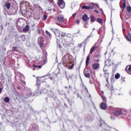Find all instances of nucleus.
<instances>
[{"instance_id":"f257e3e1","label":"nucleus","mask_w":131,"mask_h":131,"mask_svg":"<svg viewBox=\"0 0 131 131\" xmlns=\"http://www.w3.org/2000/svg\"><path fill=\"white\" fill-rule=\"evenodd\" d=\"M54 33L57 39V47H58L59 48H61V44L60 43V39H63L65 36H66V35H65V33L61 32L58 30H56V31L54 32Z\"/></svg>"},{"instance_id":"f03ea898","label":"nucleus","mask_w":131,"mask_h":131,"mask_svg":"<svg viewBox=\"0 0 131 131\" xmlns=\"http://www.w3.org/2000/svg\"><path fill=\"white\" fill-rule=\"evenodd\" d=\"M113 113L117 115V116H120V115H122L124 114V115H126L127 114L128 112L127 110L123 108V109H119L117 110L116 112L114 111H113Z\"/></svg>"},{"instance_id":"7ed1b4c3","label":"nucleus","mask_w":131,"mask_h":131,"mask_svg":"<svg viewBox=\"0 0 131 131\" xmlns=\"http://www.w3.org/2000/svg\"><path fill=\"white\" fill-rule=\"evenodd\" d=\"M64 39L62 40V42L64 46L70 47L71 45V38L69 37L65 36Z\"/></svg>"},{"instance_id":"20e7f679","label":"nucleus","mask_w":131,"mask_h":131,"mask_svg":"<svg viewBox=\"0 0 131 131\" xmlns=\"http://www.w3.org/2000/svg\"><path fill=\"white\" fill-rule=\"evenodd\" d=\"M58 6L60 9L65 8V2L63 0H58Z\"/></svg>"},{"instance_id":"39448f33","label":"nucleus","mask_w":131,"mask_h":131,"mask_svg":"<svg viewBox=\"0 0 131 131\" xmlns=\"http://www.w3.org/2000/svg\"><path fill=\"white\" fill-rule=\"evenodd\" d=\"M44 42H45V39H43V37H39L38 38V43L39 44L40 47H43V46H45V44H43Z\"/></svg>"},{"instance_id":"423d86ee","label":"nucleus","mask_w":131,"mask_h":131,"mask_svg":"<svg viewBox=\"0 0 131 131\" xmlns=\"http://www.w3.org/2000/svg\"><path fill=\"white\" fill-rule=\"evenodd\" d=\"M92 67L94 70L99 69V67H100V63H99V61L95 62L92 65Z\"/></svg>"},{"instance_id":"0eeeda50","label":"nucleus","mask_w":131,"mask_h":131,"mask_svg":"<svg viewBox=\"0 0 131 131\" xmlns=\"http://www.w3.org/2000/svg\"><path fill=\"white\" fill-rule=\"evenodd\" d=\"M126 4V0H123L120 2V7L122 10H124L125 9V5Z\"/></svg>"},{"instance_id":"6e6552de","label":"nucleus","mask_w":131,"mask_h":131,"mask_svg":"<svg viewBox=\"0 0 131 131\" xmlns=\"http://www.w3.org/2000/svg\"><path fill=\"white\" fill-rule=\"evenodd\" d=\"M57 19L58 21H59L61 23H62V22H64V15H58L57 17Z\"/></svg>"},{"instance_id":"1a4fd4ad","label":"nucleus","mask_w":131,"mask_h":131,"mask_svg":"<svg viewBox=\"0 0 131 131\" xmlns=\"http://www.w3.org/2000/svg\"><path fill=\"white\" fill-rule=\"evenodd\" d=\"M100 107L102 110H106V109H107V105H106V103L102 102L100 104Z\"/></svg>"},{"instance_id":"9d476101","label":"nucleus","mask_w":131,"mask_h":131,"mask_svg":"<svg viewBox=\"0 0 131 131\" xmlns=\"http://www.w3.org/2000/svg\"><path fill=\"white\" fill-rule=\"evenodd\" d=\"M97 50H99V47L98 46H93L90 50V54H93L94 51H97Z\"/></svg>"},{"instance_id":"9b49d317","label":"nucleus","mask_w":131,"mask_h":131,"mask_svg":"<svg viewBox=\"0 0 131 131\" xmlns=\"http://www.w3.org/2000/svg\"><path fill=\"white\" fill-rule=\"evenodd\" d=\"M82 19L84 22H88V20L89 19V16L86 14H84L82 17Z\"/></svg>"},{"instance_id":"f8f14e48","label":"nucleus","mask_w":131,"mask_h":131,"mask_svg":"<svg viewBox=\"0 0 131 131\" xmlns=\"http://www.w3.org/2000/svg\"><path fill=\"white\" fill-rule=\"evenodd\" d=\"M126 70L128 74L131 75V66H127L126 67Z\"/></svg>"},{"instance_id":"ddd939ff","label":"nucleus","mask_w":131,"mask_h":131,"mask_svg":"<svg viewBox=\"0 0 131 131\" xmlns=\"http://www.w3.org/2000/svg\"><path fill=\"white\" fill-rule=\"evenodd\" d=\"M91 54L89 53V55H88L86 59V66H88L89 64L90 63V58H91V56H90Z\"/></svg>"},{"instance_id":"4468645a","label":"nucleus","mask_w":131,"mask_h":131,"mask_svg":"<svg viewBox=\"0 0 131 131\" xmlns=\"http://www.w3.org/2000/svg\"><path fill=\"white\" fill-rule=\"evenodd\" d=\"M29 29H30L29 26L27 25L26 27L24 28L23 31L24 32H27L28 31H29Z\"/></svg>"},{"instance_id":"2eb2a0df","label":"nucleus","mask_w":131,"mask_h":131,"mask_svg":"<svg viewBox=\"0 0 131 131\" xmlns=\"http://www.w3.org/2000/svg\"><path fill=\"white\" fill-rule=\"evenodd\" d=\"M5 7H6L7 10H10V8H11V3H6L5 4Z\"/></svg>"},{"instance_id":"dca6fc26","label":"nucleus","mask_w":131,"mask_h":131,"mask_svg":"<svg viewBox=\"0 0 131 131\" xmlns=\"http://www.w3.org/2000/svg\"><path fill=\"white\" fill-rule=\"evenodd\" d=\"M126 38L128 41H131V34H128L127 36L126 37Z\"/></svg>"},{"instance_id":"f3484780","label":"nucleus","mask_w":131,"mask_h":131,"mask_svg":"<svg viewBox=\"0 0 131 131\" xmlns=\"http://www.w3.org/2000/svg\"><path fill=\"white\" fill-rule=\"evenodd\" d=\"M90 19H91V22H95V21H96V17H95V16L92 15L91 17H90Z\"/></svg>"},{"instance_id":"a211bd4d","label":"nucleus","mask_w":131,"mask_h":131,"mask_svg":"<svg viewBox=\"0 0 131 131\" xmlns=\"http://www.w3.org/2000/svg\"><path fill=\"white\" fill-rule=\"evenodd\" d=\"M83 10H90V6H83L81 7Z\"/></svg>"},{"instance_id":"6ab92c4d","label":"nucleus","mask_w":131,"mask_h":131,"mask_svg":"<svg viewBox=\"0 0 131 131\" xmlns=\"http://www.w3.org/2000/svg\"><path fill=\"white\" fill-rule=\"evenodd\" d=\"M4 101L6 103H9L10 102V98L9 97H5Z\"/></svg>"},{"instance_id":"aec40b11","label":"nucleus","mask_w":131,"mask_h":131,"mask_svg":"<svg viewBox=\"0 0 131 131\" xmlns=\"http://www.w3.org/2000/svg\"><path fill=\"white\" fill-rule=\"evenodd\" d=\"M84 74L85 77H88V78H89L90 74L89 73H87L86 72L84 71Z\"/></svg>"},{"instance_id":"412c9836","label":"nucleus","mask_w":131,"mask_h":131,"mask_svg":"<svg viewBox=\"0 0 131 131\" xmlns=\"http://www.w3.org/2000/svg\"><path fill=\"white\" fill-rule=\"evenodd\" d=\"M120 77V74H116L115 75V78L116 79H118Z\"/></svg>"},{"instance_id":"4be33fe9","label":"nucleus","mask_w":131,"mask_h":131,"mask_svg":"<svg viewBox=\"0 0 131 131\" xmlns=\"http://www.w3.org/2000/svg\"><path fill=\"white\" fill-rule=\"evenodd\" d=\"M91 5H92L93 7H97V8H99V4H98L92 3H91Z\"/></svg>"},{"instance_id":"5701e85b","label":"nucleus","mask_w":131,"mask_h":131,"mask_svg":"<svg viewBox=\"0 0 131 131\" xmlns=\"http://www.w3.org/2000/svg\"><path fill=\"white\" fill-rule=\"evenodd\" d=\"M97 22H98V23H100V24L103 22V19L101 18H97Z\"/></svg>"},{"instance_id":"b1692460","label":"nucleus","mask_w":131,"mask_h":131,"mask_svg":"<svg viewBox=\"0 0 131 131\" xmlns=\"http://www.w3.org/2000/svg\"><path fill=\"white\" fill-rule=\"evenodd\" d=\"M102 99L103 102H107V99L106 98V97H105L104 96H102Z\"/></svg>"},{"instance_id":"393cba45","label":"nucleus","mask_w":131,"mask_h":131,"mask_svg":"<svg viewBox=\"0 0 131 131\" xmlns=\"http://www.w3.org/2000/svg\"><path fill=\"white\" fill-rule=\"evenodd\" d=\"M46 34H47V35H48V36H49V37H51L52 34H51L49 32V31H46Z\"/></svg>"},{"instance_id":"a878e982","label":"nucleus","mask_w":131,"mask_h":131,"mask_svg":"<svg viewBox=\"0 0 131 131\" xmlns=\"http://www.w3.org/2000/svg\"><path fill=\"white\" fill-rule=\"evenodd\" d=\"M36 84L38 85V86H40V81L38 80V79H37Z\"/></svg>"},{"instance_id":"bb28decb","label":"nucleus","mask_w":131,"mask_h":131,"mask_svg":"<svg viewBox=\"0 0 131 131\" xmlns=\"http://www.w3.org/2000/svg\"><path fill=\"white\" fill-rule=\"evenodd\" d=\"M127 12H131V8L130 6H128L127 7Z\"/></svg>"},{"instance_id":"cd10ccee","label":"nucleus","mask_w":131,"mask_h":131,"mask_svg":"<svg viewBox=\"0 0 131 131\" xmlns=\"http://www.w3.org/2000/svg\"><path fill=\"white\" fill-rule=\"evenodd\" d=\"M73 67H74V64H72L71 66L69 67V69H73Z\"/></svg>"},{"instance_id":"c85d7f7f","label":"nucleus","mask_w":131,"mask_h":131,"mask_svg":"<svg viewBox=\"0 0 131 131\" xmlns=\"http://www.w3.org/2000/svg\"><path fill=\"white\" fill-rule=\"evenodd\" d=\"M35 94H33V93H32V92H30V94H29V96H30V97H33V96H34Z\"/></svg>"},{"instance_id":"c756f323","label":"nucleus","mask_w":131,"mask_h":131,"mask_svg":"<svg viewBox=\"0 0 131 131\" xmlns=\"http://www.w3.org/2000/svg\"><path fill=\"white\" fill-rule=\"evenodd\" d=\"M33 66H34V67H35V68H39V69L41 68V66H37L34 65Z\"/></svg>"},{"instance_id":"7c9ffc66","label":"nucleus","mask_w":131,"mask_h":131,"mask_svg":"<svg viewBox=\"0 0 131 131\" xmlns=\"http://www.w3.org/2000/svg\"><path fill=\"white\" fill-rule=\"evenodd\" d=\"M93 9H94V7H93V6H89V10H93Z\"/></svg>"},{"instance_id":"2f4dec72","label":"nucleus","mask_w":131,"mask_h":131,"mask_svg":"<svg viewBox=\"0 0 131 131\" xmlns=\"http://www.w3.org/2000/svg\"><path fill=\"white\" fill-rule=\"evenodd\" d=\"M83 89L86 90V91H88V89L86 88V86H85V85L84 84H83L82 85Z\"/></svg>"},{"instance_id":"473e14b6","label":"nucleus","mask_w":131,"mask_h":131,"mask_svg":"<svg viewBox=\"0 0 131 131\" xmlns=\"http://www.w3.org/2000/svg\"><path fill=\"white\" fill-rule=\"evenodd\" d=\"M72 16L73 17V18H75V17H76V13H74Z\"/></svg>"},{"instance_id":"72a5a7b5","label":"nucleus","mask_w":131,"mask_h":131,"mask_svg":"<svg viewBox=\"0 0 131 131\" xmlns=\"http://www.w3.org/2000/svg\"><path fill=\"white\" fill-rule=\"evenodd\" d=\"M47 18H48V16L45 15L44 16V20H47Z\"/></svg>"},{"instance_id":"f704fd0d","label":"nucleus","mask_w":131,"mask_h":131,"mask_svg":"<svg viewBox=\"0 0 131 131\" xmlns=\"http://www.w3.org/2000/svg\"><path fill=\"white\" fill-rule=\"evenodd\" d=\"M16 49H17V47H13L12 48V51H15V50H16Z\"/></svg>"},{"instance_id":"c9c22d12","label":"nucleus","mask_w":131,"mask_h":131,"mask_svg":"<svg viewBox=\"0 0 131 131\" xmlns=\"http://www.w3.org/2000/svg\"><path fill=\"white\" fill-rule=\"evenodd\" d=\"M80 22V21H79V20L78 19V20H76V23L77 24H79Z\"/></svg>"},{"instance_id":"e433bc0d","label":"nucleus","mask_w":131,"mask_h":131,"mask_svg":"<svg viewBox=\"0 0 131 131\" xmlns=\"http://www.w3.org/2000/svg\"><path fill=\"white\" fill-rule=\"evenodd\" d=\"M21 82L23 83V84H25L26 83L25 81H24V80H21Z\"/></svg>"},{"instance_id":"4c0bfd02","label":"nucleus","mask_w":131,"mask_h":131,"mask_svg":"<svg viewBox=\"0 0 131 131\" xmlns=\"http://www.w3.org/2000/svg\"><path fill=\"white\" fill-rule=\"evenodd\" d=\"M94 12H96V13H97V14H99V11H98L97 10H95Z\"/></svg>"},{"instance_id":"58836bf2","label":"nucleus","mask_w":131,"mask_h":131,"mask_svg":"<svg viewBox=\"0 0 131 131\" xmlns=\"http://www.w3.org/2000/svg\"><path fill=\"white\" fill-rule=\"evenodd\" d=\"M100 11H101V12H102V13H104V12H103V9H100Z\"/></svg>"},{"instance_id":"ea45409f","label":"nucleus","mask_w":131,"mask_h":131,"mask_svg":"<svg viewBox=\"0 0 131 131\" xmlns=\"http://www.w3.org/2000/svg\"><path fill=\"white\" fill-rule=\"evenodd\" d=\"M2 93V88H0V94Z\"/></svg>"},{"instance_id":"a19ab883","label":"nucleus","mask_w":131,"mask_h":131,"mask_svg":"<svg viewBox=\"0 0 131 131\" xmlns=\"http://www.w3.org/2000/svg\"><path fill=\"white\" fill-rule=\"evenodd\" d=\"M17 89H18V90H21V88H20V87H18Z\"/></svg>"},{"instance_id":"79ce46f5","label":"nucleus","mask_w":131,"mask_h":131,"mask_svg":"<svg viewBox=\"0 0 131 131\" xmlns=\"http://www.w3.org/2000/svg\"><path fill=\"white\" fill-rule=\"evenodd\" d=\"M84 27H85V28H88V26H84Z\"/></svg>"},{"instance_id":"37998d69","label":"nucleus","mask_w":131,"mask_h":131,"mask_svg":"<svg viewBox=\"0 0 131 131\" xmlns=\"http://www.w3.org/2000/svg\"><path fill=\"white\" fill-rule=\"evenodd\" d=\"M106 81H107V82H109V81H108L107 78H106Z\"/></svg>"},{"instance_id":"c03bdc74","label":"nucleus","mask_w":131,"mask_h":131,"mask_svg":"<svg viewBox=\"0 0 131 131\" xmlns=\"http://www.w3.org/2000/svg\"><path fill=\"white\" fill-rule=\"evenodd\" d=\"M56 24H57V25H60L59 23H56Z\"/></svg>"},{"instance_id":"a18cd8bd","label":"nucleus","mask_w":131,"mask_h":131,"mask_svg":"<svg viewBox=\"0 0 131 131\" xmlns=\"http://www.w3.org/2000/svg\"><path fill=\"white\" fill-rule=\"evenodd\" d=\"M36 8H40V7L38 6H37Z\"/></svg>"},{"instance_id":"49530a36","label":"nucleus","mask_w":131,"mask_h":131,"mask_svg":"<svg viewBox=\"0 0 131 131\" xmlns=\"http://www.w3.org/2000/svg\"><path fill=\"white\" fill-rule=\"evenodd\" d=\"M112 119H113V120H114V119H115V118H112Z\"/></svg>"},{"instance_id":"de8ad7c7","label":"nucleus","mask_w":131,"mask_h":131,"mask_svg":"<svg viewBox=\"0 0 131 131\" xmlns=\"http://www.w3.org/2000/svg\"><path fill=\"white\" fill-rule=\"evenodd\" d=\"M95 58H97V55H95Z\"/></svg>"},{"instance_id":"09e8293b","label":"nucleus","mask_w":131,"mask_h":131,"mask_svg":"<svg viewBox=\"0 0 131 131\" xmlns=\"http://www.w3.org/2000/svg\"><path fill=\"white\" fill-rule=\"evenodd\" d=\"M54 31H54V32H56V31L57 30H54Z\"/></svg>"},{"instance_id":"8fccbe9b","label":"nucleus","mask_w":131,"mask_h":131,"mask_svg":"<svg viewBox=\"0 0 131 131\" xmlns=\"http://www.w3.org/2000/svg\"><path fill=\"white\" fill-rule=\"evenodd\" d=\"M95 29H96L94 28V29H93V30H95Z\"/></svg>"},{"instance_id":"3c124183","label":"nucleus","mask_w":131,"mask_h":131,"mask_svg":"<svg viewBox=\"0 0 131 131\" xmlns=\"http://www.w3.org/2000/svg\"><path fill=\"white\" fill-rule=\"evenodd\" d=\"M106 75H108V73H106Z\"/></svg>"},{"instance_id":"603ef678","label":"nucleus","mask_w":131,"mask_h":131,"mask_svg":"<svg viewBox=\"0 0 131 131\" xmlns=\"http://www.w3.org/2000/svg\"><path fill=\"white\" fill-rule=\"evenodd\" d=\"M123 31H124V29H123Z\"/></svg>"},{"instance_id":"864d4df0","label":"nucleus","mask_w":131,"mask_h":131,"mask_svg":"<svg viewBox=\"0 0 131 131\" xmlns=\"http://www.w3.org/2000/svg\"><path fill=\"white\" fill-rule=\"evenodd\" d=\"M33 70H35V69H33Z\"/></svg>"},{"instance_id":"5fc2aeb1","label":"nucleus","mask_w":131,"mask_h":131,"mask_svg":"<svg viewBox=\"0 0 131 131\" xmlns=\"http://www.w3.org/2000/svg\"><path fill=\"white\" fill-rule=\"evenodd\" d=\"M69 88H71V86H69Z\"/></svg>"},{"instance_id":"6e6d98bb","label":"nucleus","mask_w":131,"mask_h":131,"mask_svg":"<svg viewBox=\"0 0 131 131\" xmlns=\"http://www.w3.org/2000/svg\"><path fill=\"white\" fill-rule=\"evenodd\" d=\"M111 1H113V0H111Z\"/></svg>"}]
</instances>
